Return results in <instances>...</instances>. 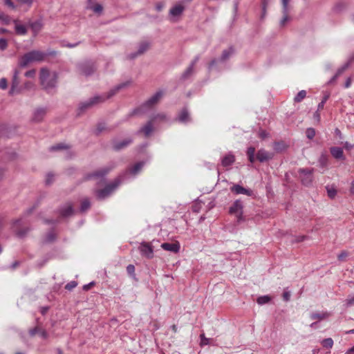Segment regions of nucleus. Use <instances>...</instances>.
<instances>
[{"label": "nucleus", "instance_id": "f257e3e1", "mask_svg": "<svg viewBox=\"0 0 354 354\" xmlns=\"http://www.w3.org/2000/svg\"><path fill=\"white\" fill-rule=\"evenodd\" d=\"M128 85V82L119 84L112 89H111L110 91L107 93V95H95L84 102H81L79 104L78 107L79 114L83 113L84 111H86L87 109L93 107L96 104L104 102L106 100L111 97L112 96L115 95L120 89L127 86Z\"/></svg>", "mask_w": 354, "mask_h": 354}, {"label": "nucleus", "instance_id": "f03ea898", "mask_svg": "<svg viewBox=\"0 0 354 354\" xmlns=\"http://www.w3.org/2000/svg\"><path fill=\"white\" fill-rule=\"evenodd\" d=\"M58 74L55 71H50L46 68H41L39 74V80L43 88L50 92L57 86Z\"/></svg>", "mask_w": 354, "mask_h": 354}, {"label": "nucleus", "instance_id": "7ed1b4c3", "mask_svg": "<svg viewBox=\"0 0 354 354\" xmlns=\"http://www.w3.org/2000/svg\"><path fill=\"white\" fill-rule=\"evenodd\" d=\"M47 54L41 50H32L21 56L19 59V66L24 68L30 63L39 62L44 59Z\"/></svg>", "mask_w": 354, "mask_h": 354}, {"label": "nucleus", "instance_id": "20e7f679", "mask_svg": "<svg viewBox=\"0 0 354 354\" xmlns=\"http://www.w3.org/2000/svg\"><path fill=\"white\" fill-rule=\"evenodd\" d=\"M164 95L163 91H158L146 102H145L139 108L133 110L131 115H135L138 113H145L148 109H151L153 106L157 104Z\"/></svg>", "mask_w": 354, "mask_h": 354}, {"label": "nucleus", "instance_id": "39448f33", "mask_svg": "<svg viewBox=\"0 0 354 354\" xmlns=\"http://www.w3.org/2000/svg\"><path fill=\"white\" fill-rule=\"evenodd\" d=\"M185 3L178 2L174 4L169 11V18L171 21H178L185 10Z\"/></svg>", "mask_w": 354, "mask_h": 354}, {"label": "nucleus", "instance_id": "423d86ee", "mask_svg": "<svg viewBox=\"0 0 354 354\" xmlns=\"http://www.w3.org/2000/svg\"><path fill=\"white\" fill-rule=\"evenodd\" d=\"M121 183L122 180L119 177L113 183L106 185L104 189L96 190L95 193L97 198L102 200L109 196Z\"/></svg>", "mask_w": 354, "mask_h": 354}, {"label": "nucleus", "instance_id": "0eeeda50", "mask_svg": "<svg viewBox=\"0 0 354 354\" xmlns=\"http://www.w3.org/2000/svg\"><path fill=\"white\" fill-rule=\"evenodd\" d=\"M19 74H20L19 70L17 68H15L13 71L11 87L9 91L10 95L18 94L21 92V88L19 87V84H20V80H19Z\"/></svg>", "mask_w": 354, "mask_h": 354}, {"label": "nucleus", "instance_id": "6e6552de", "mask_svg": "<svg viewBox=\"0 0 354 354\" xmlns=\"http://www.w3.org/2000/svg\"><path fill=\"white\" fill-rule=\"evenodd\" d=\"M314 169L300 168L298 170L302 184L308 186L313 182Z\"/></svg>", "mask_w": 354, "mask_h": 354}, {"label": "nucleus", "instance_id": "1a4fd4ad", "mask_svg": "<svg viewBox=\"0 0 354 354\" xmlns=\"http://www.w3.org/2000/svg\"><path fill=\"white\" fill-rule=\"evenodd\" d=\"M230 213L234 214L237 218V222L243 220V205L240 201L236 200L230 208Z\"/></svg>", "mask_w": 354, "mask_h": 354}, {"label": "nucleus", "instance_id": "9d476101", "mask_svg": "<svg viewBox=\"0 0 354 354\" xmlns=\"http://www.w3.org/2000/svg\"><path fill=\"white\" fill-rule=\"evenodd\" d=\"M22 225V218L15 220L12 223V230L19 237H24L29 232L28 228L20 229Z\"/></svg>", "mask_w": 354, "mask_h": 354}, {"label": "nucleus", "instance_id": "9b49d317", "mask_svg": "<svg viewBox=\"0 0 354 354\" xmlns=\"http://www.w3.org/2000/svg\"><path fill=\"white\" fill-rule=\"evenodd\" d=\"M46 109L44 107L36 108L32 115L31 121L33 122H41L46 114Z\"/></svg>", "mask_w": 354, "mask_h": 354}, {"label": "nucleus", "instance_id": "f8f14e48", "mask_svg": "<svg viewBox=\"0 0 354 354\" xmlns=\"http://www.w3.org/2000/svg\"><path fill=\"white\" fill-rule=\"evenodd\" d=\"M112 169L111 167H104L100 168L95 171L88 174L86 176V180L91 179L93 178H101L106 176L111 170Z\"/></svg>", "mask_w": 354, "mask_h": 354}, {"label": "nucleus", "instance_id": "ddd939ff", "mask_svg": "<svg viewBox=\"0 0 354 354\" xmlns=\"http://www.w3.org/2000/svg\"><path fill=\"white\" fill-rule=\"evenodd\" d=\"M139 250L141 254L147 259H152L153 257V250L149 243H142L139 247Z\"/></svg>", "mask_w": 354, "mask_h": 354}, {"label": "nucleus", "instance_id": "4468645a", "mask_svg": "<svg viewBox=\"0 0 354 354\" xmlns=\"http://www.w3.org/2000/svg\"><path fill=\"white\" fill-rule=\"evenodd\" d=\"M79 70L82 75L89 76L94 72L95 68L93 63L84 62L79 65Z\"/></svg>", "mask_w": 354, "mask_h": 354}, {"label": "nucleus", "instance_id": "2eb2a0df", "mask_svg": "<svg viewBox=\"0 0 354 354\" xmlns=\"http://www.w3.org/2000/svg\"><path fill=\"white\" fill-rule=\"evenodd\" d=\"M274 156V153L267 151L265 149H259L257 153V158L261 162L268 161L272 159Z\"/></svg>", "mask_w": 354, "mask_h": 354}, {"label": "nucleus", "instance_id": "dca6fc26", "mask_svg": "<svg viewBox=\"0 0 354 354\" xmlns=\"http://www.w3.org/2000/svg\"><path fill=\"white\" fill-rule=\"evenodd\" d=\"M144 165H145V162H143V161L137 162L133 167H132L129 169V171H127L124 175V176H120L122 181H124L126 178V176L127 175H129V174L134 175V176L136 175L137 174H138L140 172V171L142 169V168L143 167Z\"/></svg>", "mask_w": 354, "mask_h": 354}, {"label": "nucleus", "instance_id": "f3484780", "mask_svg": "<svg viewBox=\"0 0 354 354\" xmlns=\"http://www.w3.org/2000/svg\"><path fill=\"white\" fill-rule=\"evenodd\" d=\"M230 189L236 194H244L247 196H251L252 194V190L245 189L239 185L232 186Z\"/></svg>", "mask_w": 354, "mask_h": 354}, {"label": "nucleus", "instance_id": "a211bd4d", "mask_svg": "<svg viewBox=\"0 0 354 354\" xmlns=\"http://www.w3.org/2000/svg\"><path fill=\"white\" fill-rule=\"evenodd\" d=\"M149 47V44L148 42L144 41L140 44L138 46V51L135 53H131L129 55L130 59H134L137 56L143 54L145 52H146Z\"/></svg>", "mask_w": 354, "mask_h": 354}, {"label": "nucleus", "instance_id": "6ab92c4d", "mask_svg": "<svg viewBox=\"0 0 354 354\" xmlns=\"http://www.w3.org/2000/svg\"><path fill=\"white\" fill-rule=\"evenodd\" d=\"M161 248L165 250L177 253L180 250V245L178 243H163Z\"/></svg>", "mask_w": 354, "mask_h": 354}, {"label": "nucleus", "instance_id": "aec40b11", "mask_svg": "<svg viewBox=\"0 0 354 354\" xmlns=\"http://www.w3.org/2000/svg\"><path fill=\"white\" fill-rule=\"evenodd\" d=\"M86 8L93 10L97 14H100L103 10L102 6L100 3H94L93 0L87 1Z\"/></svg>", "mask_w": 354, "mask_h": 354}, {"label": "nucleus", "instance_id": "412c9836", "mask_svg": "<svg viewBox=\"0 0 354 354\" xmlns=\"http://www.w3.org/2000/svg\"><path fill=\"white\" fill-rule=\"evenodd\" d=\"M132 142L131 138H126L122 141H114L113 142V148L115 150H121L125 147H127Z\"/></svg>", "mask_w": 354, "mask_h": 354}, {"label": "nucleus", "instance_id": "4be33fe9", "mask_svg": "<svg viewBox=\"0 0 354 354\" xmlns=\"http://www.w3.org/2000/svg\"><path fill=\"white\" fill-rule=\"evenodd\" d=\"M198 58V57H196L193 61L191 63V64L189 65V66L186 69V71L182 74L181 75V79L183 80H187V78H189L194 73V67L196 64V63L197 62Z\"/></svg>", "mask_w": 354, "mask_h": 354}, {"label": "nucleus", "instance_id": "5701e85b", "mask_svg": "<svg viewBox=\"0 0 354 354\" xmlns=\"http://www.w3.org/2000/svg\"><path fill=\"white\" fill-rule=\"evenodd\" d=\"M178 120L182 123H187L191 120L189 113L186 108L180 111L178 116Z\"/></svg>", "mask_w": 354, "mask_h": 354}, {"label": "nucleus", "instance_id": "b1692460", "mask_svg": "<svg viewBox=\"0 0 354 354\" xmlns=\"http://www.w3.org/2000/svg\"><path fill=\"white\" fill-rule=\"evenodd\" d=\"M235 161V157L234 156L230 153L227 155H225L222 159H221V165L223 167H227L232 165Z\"/></svg>", "mask_w": 354, "mask_h": 354}, {"label": "nucleus", "instance_id": "393cba45", "mask_svg": "<svg viewBox=\"0 0 354 354\" xmlns=\"http://www.w3.org/2000/svg\"><path fill=\"white\" fill-rule=\"evenodd\" d=\"M331 155L336 159H344L343 149L340 147H331L330 149Z\"/></svg>", "mask_w": 354, "mask_h": 354}, {"label": "nucleus", "instance_id": "a878e982", "mask_svg": "<svg viewBox=\"0 0 354 354\" xmlns=\"http://www.w3.org/2000/svg\"><path fill=\"white\" fill-rule=\"evenodd\" d=\"M73 209L71 203L66 204L60 210V214L63 217H67L72 215Z\"/></svg>", "mask_w": 354, "mask_h": 354}, {"label": "nucleus", "instance_id": "bb28decb", "mask_svg": "<svg viewBox=\"0 0 354 354\" xmlns=\"http://www.w3.org/2000/svg\"><path fill=\"white\" fill-rule=\"evenodd\" d=\"M153 131V121H149L143 127H142L139 132L143 133L145 136H149Z\"/></svg>", "mask_w": 354, "mask_h": 354}, {"label": "nucleus", "instance_id": "cd10ccee", "mask_svg": "<svg viewBox=\"0 0 354 354\" xmlns=\"http://www.w3.org/2000/svg\"><path fill=\"white\" fill-rule=\"evenodd\" d=\"M15 24V31L18 35H24L27 33V29L25 26L18 23L17 20H14Z\"/></svg>", "mask_w": 354, "mask_h": 354}, {"label": "nucleus", "instance_id": "c85d7f7f", "mask_svg": "<svg viewBox=\"0 0 354 354\" xmlns=\"http://www.w3.org/2000/svg\"><path fill=\"white\" fill-rule=\"evenodd\" d=\"M330 314L327 312L324 313H313L310 315L311 319L322 320L329 317Z\"/></svg>", "mask_w": 354, "mask_h": 354}, {"label": "nucleus", "instance_id": "c756f323", "mask_svg": "<svg viewBox=\"0 0 354 354\" xmlns=\"http://www.w3.org/2000/svg\"><path fill=\"white\" fill-rule=\"evenodd\" d=\"M29 25H30V27L31 28L32 30L35 34L37 33L39 31H40L42 28V23L41 22V21H39V20L33 21V22H30L29 24Z\"/></svg>", "mask_w": 354, "mask_h": 354}, {"label": "nucleus", "instance_id": "7c9ffc66", "mask_svg": "<svg viewBox=\"0 0 354 354\" xmlns=\"http://www.w3.org/2000/svg\"><path fill=\"white\" fill-rule=\"evenodd\" d=\"M354 59V57H351L349 59V60L346 63L344 64L342 67H340L339 68H338V70L336 72V75L339 77V75H341L349 66V65L351 64V62Z\"/></svg>", "mask_w": 354, "mask_h": 354}, {"label": "nucleus", "instance_id": "2f4dec72", "mask_svg": "<svg viewBox=\"0 0 354 354\" xmlns=\"http://www.w3.org/2000/svg\"><path fill=\"white\" fill-rule=\"evenodd\" d=\"M321 344L324 348H331L333 346V340L330 337L326 338L322 341Z\"/></svg>", "mask_w": 354, "mask_h": 354}, {"label": "nucleus", "instance_id": "473e14b6", "mask_svg": "<svg viewBox=\"0 0 354 354\" xmlns=\"http://www.w3.org/2000/svg\"><path fill=\"white\" fill-rule=\"evenodd\" d=\"M68 148V146L67 145H65L64 143H59V144L55 145L53 146H51L50 147V151H55L66 149Z\"/></svg>", "mask_w": 354, "mask_h": 354}, {"label": "nucleus", "instance_id": "72a5a7b5", "mask_svg": "<svg viewBox=\"0 0 354 354\" xmlns=\"http://www.w3.org/2000/svg\"><path fill=\"white\" fill-rule=\"evenodd\" d=\"M234 50L232 47L223 51L221 60L225 61L233 53Z\"/></svg>", "mask_w": 354, "mask_h": 354}, {"label": "nucleus", "instance_id": "f704fd0d", "mask_svg": "<svg viewBox=\"0 0 354 354\" xmlns=\"http://www.w3.org/2000/svg\"><path fill=\"white\" fill-rule=\"evenodd\" d=\"M319 165L321 167L325 168L328 165V158L325 154H322L319 158Z\"/></svg>", "mask_w": 354, "mask_h": 354}, {"label": "nucleus", "instance_id": "c9c22d12", "mask_svg": "<svg viewBox=\"0 0 354 354\" xmlns=\"http://www.w3.org/2000/svg\"><path fill=\"white\" fill-rule=\"evenodd\" d=\"M306 91L304 90H301L295 97L294 100L296 102H300L306 97Z\"/></svg>", "mask_w": 354, "mask_h": 354}, {"label": "nucleus", "instance_id": "e433bc0d", "mask_svg": "<svg viewBox=\"0 0 354 354\" xmlns=\"http://www.w3.org/2000/svg\"><path fill=\"white\" fill-rule=\"evenodd\" d=\"M274 149L277 151V152H281L283 150L285 149L286 148V145L284 142H274Z\"/></svg>", "mask_w": 354, "mask_h": 354}, {"label": "nucleus", "instance_id": "4c0bfd02", "mask_svg": "<svg viewBox=\"0 0 354 354\" xmlns=\"http://www.w3.org/2000/svg\"><path fill=\"white\" fill-rule=\"evenodd\" d=\"M90 201L88 198L84 199L81 203L80 210L81 212H85L90 207Z\"/></svg>", "mask_w": 354, "mask_h": 354}, {"label": "nucleus", "instance_id": "58836bf2", "mask_svg": "<svg viewBox=\"0 0 354 354\" xmlns=\"http://www.w3.org/2000/svg\"><path fill=\"white\" fill-rule=\"evenodd\" d=\"M55 234L53 231H50L46 236L44 242L50 243L53 242L55 239Z\"/></svg>", "mask_w": 354, "mask_h": 354}, {"label": "nucleus", "instance_id": "ea45409f", "mask_svg": "<svg viewBox=\"0 0 354 354\" xmlns=\"http://www.w3.org/2000/svg\"><path fill=\"white\" fill-rule=\"evenodd\" d=\"M0 20L5 24H10L11 19L9 16L0 11Z\"/></svg>", "mask_w": 354, "mask_h": 354}, {"label": "nucleus", "instance_id": "a19ab883", "mask_svg": "<svg viewBox=\"0 0 354 354\" xmlns=\"http://www.w3.org/2000/svg\"><path fill=\"white\" fill-rule=\"evenodd\" d=\"M270 297H268L267 295L261 296L257 299V303L260 305H263V304H266L268 303L270 301Z\"/></svg>", "mask_w": 354, "mask_h": 354}, {"label": "nucleus", "instance_id": "79ce46f5", "mask_svg": "<svg viewBox=\"0 0 354 354\" xmlns=\"http://www.w3.org/2000/svg\"><path fill=\"white\" fill-rule=\"evenodd\" d=\"M200 338H201V344L202 346L209 344H211V342L212 341V339L205 337L204 334H201L200 335Z\"/></svg>", "mask_w": 354, "mask_h": 354}, {"label": "nucleus", "instance_id": "37998d69", "mask_svg": "<svg viewBox=\"0 0 354 354\" xmlns=\"http://www.w3.org/2000/svg\"><path fill=\"white\" fill-rule=\"evenodd\" d=\"M306 136L308 139H313L315 136V130L313 128H308L306 130Z\"/></svg>", "mask_w": 354, "mask_h": 354}, {"label": "nucleus", "instance_id": "c03bdc74", "mask_svg": "<svg viewBox=\"0 0 354 354\" xmlns=\"http://www.w3.org/2000/svg\"><path fill=\"white\" fill-rule=\"evenodd\" d=\"M290 0H282V12H289L288 3Z\"/></svg>", "mask_w": 354, "mask_h": 354}, {"label": "nucleus", "instance_id": "a18cd8bd", "mask_svg": "<svg viewBox=\"0 0 354 354\" xmlns=\"http://www.w3.org/2000/svg\"><path fill=\"white\" fill-rule=\"evenodd\" d=\"M8 87V81L6 78L3 77L0 79V88L2 90L6 89Z\"/></svg>", "mask_w": 354, "mask_h": 354}, {"label": "nucleus", "instance_id": "49530a36", "mask_svg": "<svg viewBox=\"0 0 354 354\" xmlns=\"http://www.w3.org/2000/svg\"><path fill=\"white\" fill-rule=\"evenodd\" d=\"M283 18L281 19V20L280 21V25L281 26H283L286 25V22L290 19L289 17H288V12H283Z\"/></svg>", "mask_w": 354, "mask_h": 354}, {"label": "nucleus", "instance_id": "de8ad7c7", "mask_svg": "<svg viewBox=\"0 0 354 354\" xmlns=\"http://www.w3.org/2000/svg\"><path fill=\"white\" fill-rule=\"evenodd\" d=\"M345 302L346 307L354 306V295L348 296V297L346 299Z\"/></svg>", "mask_w": 354, "mask_h": 354}, {"label": "nucleus", "instance_id": "09e8293b", "mask_svg": "<svg viewBox=\"0 0 354 354\" xmlns=\"http://www.w3.org/2000/svg\"><path fill=\"white\" fill-rule=\"evenodd\" d=\"M77 286V283L75 281H72L66 285L65 288L66 290H71L72 289L75 288Z\"/></svg>", "mask_w": 354, "mask_h": 354}, {"label": "nucleus", "instance_id": "8fccbe9b", "mask_svg": "<svg viewBox=\"0 0 354 354\" xmlns=\"http://www.w3.org/2000/svg\"><path fill=\"white\" fill-rule=\"evenodd\" d=\"M7 46H8V42H7L6 39H5L3 38H0V50H4L5 49H6Z\"/></svg>", "mask_w": 354, "mask_h": 354}, {"label": "nucleus", "instance_id": "3c124183", "mask_svg": "<svg viewBox=\"0 0 354 354\" xmlns=\"http://www.w3.org/2000/svg\"><path fill=\"white\" fill-rule=\"evenodd\" d=\"M54 180V175L51 173H49L46 175V184L50 185Z\"/></svg>", "mask_w": 354, "mask_h": 354}, {"label": "nucleus", "instance_id": "603ef678", "mask_svg": "<svg viewBox=\"0 0 354 354\" xmlns=\"http://www.w3.org/2000/svg\"><path fill=\"white\" fill-rule=\"evenodd\" d=\"M329 96L325 95L320 103L318 104V111L322 109L324 106L326 102L328 100Z\"/></svg>", "mask_w": 354, "mask_h": 354}, {"label": "nucleus", "instance_id": "864d4df0", "mask_svg": "<svg viewBox=\"0 0 354 354\" xmlns=\"http://www.w3.org/2000/svg\"><path fill=\"white\" fill-rule=\"evenodd\" d=\"M327 192H328V196L330 198H333L337 194L336 190L333 188H331V189L327 188Z\"/></svg>", "mask_w": 354, "mask_h": 354}, {"label": "nucleus", "instance_id": "5fc2aeb1", "mask_svg": "<svg viewBox=\"0 0 354 354\" xmlns=\"http://www.w3.org/2000/svg\"><path fill=\"white\" fill-rule=\"evenodd\" d=\"M36 73V71L35 69H32L28 71L25 73V76L27 77H34Z\"/></svg>", "mask_w": 354, "mask_h": 354}, {"label": "nucleus", "instance_id": "6e6d98bb", "mask_svg": "<svg viewBox=\"0 0 354 354\" xmlns=\"http://www.w3.org/2000/svg\"><path fill=\"white\" fill-rule=\"evenodd\" d=\"M348 255V253L346 251H342L339 255H338V259L339 261H344L346 257H347Z\"/></svg>", "mask_w": 354, "mask_h": 354}, {"label": "nucleus", "instance_id": "4d7b16f0", "mask_svg": "<svg viewBox=\"0 0 354 354\" xmlns=\"http://www.w3.org/2000/svg\"><path fill=\"white\" fill-rule=\"evenodd\" d=\"M127 272H128L129 274L130 275H132L134 274V272H135V267L133 265H129L127 267Z\"/></svg>", "mask_w": 354, "mask_h": 354}, {"label": "nucleus", "instance_id": "13d9d810", "mask_svg": "<svg viewBox=\"0 0 354 354\" xmlns=\"http://www.w3.org/2000/svg\"><path fill=\"white\" fill-rule=\"evenodd\" d=\"M166 118V115L164 113L157 114L156 116L153 118L152 121H155L156 120H165Z\"/></svg>", "mask_w": 354, "mask_h": 354}, {"label": "nucleus", "instance_id": "bf43d9fd", "mask_svg": "<svg viewBox=\"0 0 354 354\" xmlns=\"http://www.w3.org/2000/svg\"><path fill=\"white\" fill-rule=\"evenodd\" d=\"M290 298V292L289 291L285 290L283 293V299L286 301H288Z\"/></svg>", "mask_w": 354, "mask_h": 354}, {"label": "nucleus", "instance_id": "052dcab7", "mask_svg": "<svg viewBox=\"0 0 354 354\" xmlns=\"http://www.w3.org/2000/svg\"><path fill=\"white\" fill-rule=\"evenodd\" d=\"M255 149L254 147H249L247 151L248 156H254Z\"/></svg>", "mask_w": 354, "mask_h": 354}, {"label": "nucleus", "instance_id": "680f3d73", "mask_svg": "<svg viewBox=\"0 0 354 354\" xmlns=\"http://www.w3.org/2000/svg\"><path fill=\"white\" fill-rule=\"evenodd\" d=\"M259 136L261 138L265 139L266 138L268 137V133L264 130H261L259 133Z\"/></svg>", "mask_w": 354, "mask_h": 354}, {"label": "nucleus", "instance_id": "e2e57ef3", "mask_svg": "<svg viewBox=\"0 0 354 354\" xmlns=\"http://www.w3.org/2000/svg\"><path fill=\"white\" fill-rule=\"evenodd\" d=\"M165 6V4L162 2H158L156 4V10L157 11H161L162 10V8H164Z\"/></svg>", "mask_w": 354, "mask_h": 354}, {"label": "nucleus", "instance_id": "0e129e2a", "mask_svg": "<svg viewBox=\"0 0 354 354\" xmlns=\"http://www.w3.org/2000/svg\"><path fill=\"white\" fill-rule=\"evenodd\" d=\"M39 334L44 339H46L47 337H48V333H47V332L45 330L39 329Z\"/></svg>", "mask_w": 354, "mask_h": 354}, {"label": "nucleus", "instance_id": "69168bd1", "mask_svg": "<svg viewBox=\"0 0 354 354\" xmlns=\"http://www.w3.org/2000/svg\"><path fill=\"white\" fill-rule=\"evenodd\" d=\"M5 4L8 6L15 8V5L11 0H4Z\"/></svg>", "mask_w": 354, "mask_h": 354}, {"label": "nucleus", "instance_id": "338daca9", "mask_svg": "<svg viewBox=\"0 0 354 354\" xmlns=\"http://www.w3.org/2000/svg\"><path fill=\"white\" fill-rule=\"evenodd\" d=\"M104 129V127L102 124H99L96 129V134L101 133Z\"/></svg>", "mask_w": 354, "mask_h": 354}, {"label": "nucleus", "instance_id": "774afa93", "mask_svg": "<svg viewBox=\"0 0 354 354\" xmlns=\"http://www.w3.org/2000/svg\"><path fill=\"white\" fill-rule=\"evenodd\" d=\"M39 328L36 327L30 330V334L31 336L35 335L36 333H39Z\"/></svg>", "mask_w": 354, "mask_h": 354}]
</instances>
